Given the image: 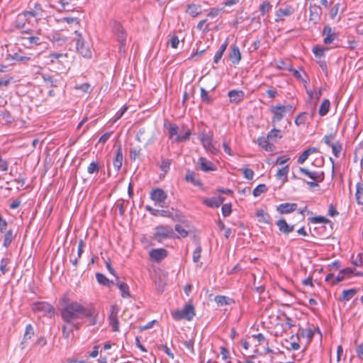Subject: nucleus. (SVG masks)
Listing matches in <instances>:
<instances>
[{
  "label": "nucleus",
  "instance_id": "obj_1",
  "mask_svg": "<svg viewBox=\"0 0 363 363\" xmlns=\"http://www.w3.org/2000/svg\"><path fill=\"white\" fill-rule=\"evenodd\" d=\"M67 297L62 298L65 306L61 310L62 320L67 323H72L81 316L87 318L90 325H95L98 323L99 311L92 305L84 307L77 301L67 302Z\"/></svg>",
  "mask_w": 363,
  "mask_h": 363
},
{
  "label": "nucleus",
  "instance_id": "obj_2",
  "mask_svg": "<svg viewBox=\"0 0 363 363\" xmlns=\"http://www.w3.org/2000/svg\"><path fill=\"white\" fill-rule=\"evenodd\" d=\"M194 315V308L191 304H187L183 308V309L177 310L172 313V317L177 320H180L182 319L191 320Z\"/></svg>",
  "mask_w": 363,
  "mask_h": 363
},
{
  "label": "nucleus",
  "instance_id": "obj_3",
  "mask_svg": "<svg viewBox=\"0 0 363 363\" xmlns=\"http://www.w3.org/2000/svg\"><path fill=\"white\" fill-rule=\"evenodd\" d=\"M155 134L152 130L141 128L136 135V139L140 143H144L145 147L155 140Z\"/></svg>",
  "mask_w": 363,
  "mask_h": 363
},
{
  "label": "nucleus",
  "instance_id": "obj_4",
  "mask_svg": "<svg viewBox=\"0 0 363 363\" xmlns=\"http://www.w3.org/2000/svg\"><path fill=\"white\" fill-rule=\"evenodd\" d=\"M199 138L203 147L206 150L214 155L218 152V149L212 143L213 135L211 133H206L205 132H201L199 134Z\"/></svg>",
  "mask_w": 363,
  "mask_h": 363
},
{
  "label": "nucleus",
  "instance_id": "obj_5",
  "mask_svg": "<svg viewBox=\"0 0 363 363\" xmlns=\"http://www.w3.org/2000/svg\"><path fill=\"white\" fill-rule=\"evenodd\" d=\"M155 238L161 242L162 240L174 236L173 229L168 225H159L155 228Z\"/></svg>",
  "mask_w": 363,
  "mask_h": 363
},
{
  "label": "nucleus",
  "instance_id": "obj_6",
  "mask_svg": "<svg viewBox=\"0 0 363 363\" xmlns=\"http://www.w3.org/2000/svg\"><path fill=\"white\" fill-rule=\"evenodd\" d=\"M75 33L77 35V50L78 52L82 55V57L86 58L91 57V50L90 49V46L88 43H85L82 38L81 33H78V31H75Z\"/></svg>",
  "mask_w": 363,
  "mask_h": 363
},
{
  "label": "nucleus",
  "instance_id": "obj_7",
  "mask_svg": "<svg viewBox=\"0 0 363 363\" xmlns=\"http://www.w3.org/2000/svg\"><path fill=\"white\" fill-rule=\"evenodd\" d=\"M22 13L26 17L27 22L30 23L31 17L36 18V21L41 18L43 16V9L40 4L35 2L33 4V7H30V10L23 11Z\"/></svg>",
  "mask_w": 363,
  "mask_h": 363
},
{
  "label": "nucleus",
  "instance_id": "obj_8",
  "mask_svg": "<svg viewBox=\"0 0 363 363\" xmlns=\"http://www.w3.org/2000/svg\"><path fill=\"white\" fill-rule=\"evenodd\" d=\"M118 311L119 309L117 305H112L111 306V311L108 316V320L113 331L115 332L119 330V322L118 319Z\"/></svg>",
  "mask_w": 363,
  "mask_h": 363
},
{
  "label": "nucleus",
  "instance_id": "obj_9",
  "mask_svg": "<svg viewBox=\"0 0 363 363\" xmlns=\"http://www.w3.org/2000/svg\"><path fill=\"white\" fill-rule=\"evenodd\" d=\"M113 30L116 35L118 42L120 43V51H125V41L126 38V34L125 33L123 27L120 24L116 23L113 27Z\"/></svg>",
  "mask_w": 363,
  "mask_h": 363
},
{
  "label": "nucleus",
  "instance_id": "obj_10",
  "mask_svg": "<svg viewBox=\"0 0 363 363\" xmlns=\"http://www.w3.org/2000/svg\"><path fill=\"white\" fill-rule=\"evenodd\" d=\"M167 198V193L162 189L157 188L150 192V199L156 203H160V206H162L161 203H164Z\"/></svg>",
  "mask_w": 363,
  "mask_h": 363
},
{
  "label": "nucleus",
  "instance_id": "obj_11",
  "mask_svg": "<svg viewBox=\"0 0 363 363\" xmlns=\"http://www.w3.org/2000/svg\"><path fill=\"white\" fill-rule=\"evenodd\" d=\"M33 310L36 312H42L43 314L52 315L54 313L53 307L45 302L36 303L33 306Z\"/></svg>",
  "mask_w": 363,
  "mask_h": 363
},
{
  "label": "nucleus",
  "instance_id": "obj_12",
  "mask_svg": "<svg viewBox=\"0 0 363 363\" xmlns=\"http://www.w3.org/2000/svg\"><path fill=\"white\" fill-rule=\"evenodd\" d=\"M271 111L273 113V117L272 119V123L274 125L276 123L279 122L282 120L286 113L284 107L281 105H278L275 106H272L271 108Z\"/></svg>",
  "mask_w": 363,
  "mask_h": 363
},
{
  "label": "nucleus",
  "instance_id": "obj_13",
  "mask_svg": "<svg viewBox=\"0 0 363 363\" xmlns=\"http://www.w3.org/2000/svg\"><path fill=\"white\" fill-rule=\"evenodd\" d=\"M299 172L313 181L322 182L324 179V173L323 172H311L305 167H300Z\"/></svg>",
  "mask_w": 363,
  "mask_h": 363
},
{
  "label": "nucleus",
  "instance_id": "obj_14",
  "mask_svg": "<svg viewBox=\"0 0 363 363\" xmlns=\"http://www.w3.org/2000/svg\"><path fill=\"white\" fill-rule=\"evenodd\" d=\"M297 208L296 203H283L277 206V211L280 214H288L295 211Z\"/></svg>",
  "mask_w": 363,
  "mask_h": 363
},
{
  "label": "nucleus",
  "instance_id": "obj_15",
  "mask_svg": "<svg viewBox=\"0 0 363 363\" xmlns=\"http://www.w3.org/2000/svg\"><path fill=\"white\" fill-rule=\"evenodd\" d=\"M149 255L151 259L160 262L167 256V251L162 248L153 249L150 252Z\"/></svg>",
  "mask_w": 363,
  "mask_h": 363
},
{
  "label": "nucleus",
  "instance_id": "obj_16",
  "mask_svg": "<svg viewBox=\"0 0 363 363\" xmlns=\"http://www.w3.org/2000/svg\"><path fill=\"white\" fill-rule=\"evenodd\" d=\"M199 169L203 172L214 171L216 169L215 164L205 157H200L198 160Z\"/></svg>",
  "mask_w": 363,
  "mask_h": 363
},
{
  "label": "nucleus",
  "instance_id": "obj_17",
  "mask_svg": "<svg viewBox=\"0 0 363 363\" xmlns=\"http://www.w3.org/2000/svg\"><path fill=\"white\" fill-rule=\"evenodd\" d=\"M281 233L287 235L294 230V225H289L284 218H281L276 222Z\"/></svg>",
  "mask_w": 363,
  "mask_h": 363
},
{
  "label": "nucleus",
  "instance_id": "obj_18",
  "mask_svg": "<svg viewBox=\"0 0 363 363\" xmlns=\"http://www.w3.org/2000/svg\"><path fill=\"white\" fill-rule=\"evenodd\" d=\"M294 12V9L291 6H286L284 8H279L276 11V21H279L283 17L289 16Z\"/></svg>",
  "mask_w": 363,
  "mask_h": 363
},
{
  "label": "nucleus",
  "instance_id": "obj_19",
  "mask_svg": "<svg viewBox=\"0 0 363 363\" xmlns=\"http://www.w3.org/2000/svg\"><path fill=\"white\" fill-rule=\"evenodd\" d=\"M228 96L231 103L238 104L244 99L245 93L242 91L231 90L228 92Z\"/></svg>",
  "mask_w": 363,
  "mask_h": 363
},
{
  "label": "nucleus",
  "instance_id": "obj_20",
  "mask_svg": "<svg viewBox=\"0 0 363 363\" xmlns=\"http://www.w3.org/2000/svg\"><path fill=\"white\" fill-rule=\"evenodd\" d=\"M229 57L232 63L234 65L238 64L240 62L241 60V53L240 52L239 48L237 45H233L231 47Z\"/></svg>",
  "mask_w": 363,
  "mask_h": 363
},
{
  "label": "nucleus",
  "instance_id": "obj_21",
  "mask_svg": "<svg viewBox=\"0 0 363 363\" xmlns=\"http://www.w3.org/2000/svg\"><path fill=\"white\" fill-rule=\"evenodd\" d=\"M320 10V8L318 6L314 5H310L309 6V21H313L314 23H316L320 18V12L319 11Z\"/></svg>",
  "mask_w": 363,
  "mask_h": 363
},
{
  "label": "nucleus",
  "instance_id": "obj_22",
  "mask_svg": "<svg viewBox=\"0 0 363 363\" xmlns=\"http://www.w3.org/2000/svg\"><path fill=\"white\" fill-rule=\"evenodd\" d=\"M186 12L191 17L195 18L201 13V6L199 4H188L186 6Z\"/></svg>",
  "mask_w": 363,
  "mask_h": 363
},
{
  "label": "nucleus",
  "instance_id": "obj_23",
  "mask_svg": "<svg viewBox=\"0 0 363 363\" xmlns=\"http://www.w3.org/2000/svg\"><path fill=\"white\" fill-rule=\"evenodd\" d=\"M323 35H326L325 38L323 39V42L325 44H330L335 40L336 35L334 33L332 32V28L329 26H325L323 30Z\"/></svg>",
  "mask_w": 363,
  "mask_h": 363
},
{
  "label": "nucleus",
  "instance_id": "obj_24",
  "mask_svg": "<svg viewBox=\"0 0 363 363\" xmlns=\"http://www.w3.org/2000/svg\"><path fill=\"white\" fill-rule=\"evenodd\" d=\"M34 329L32 325L28 324L26 327L25 333L23 335V340L21 342V349H24L25 345L27 342V340L31 339V337L34 335Z\"/></svg>",
  "mask_w": 363,
  "mask_h": 363
},
{
  "label": "nucleus",
  "instance_id": "obj_25",
  "mask_svg": "<svg viewBox=\"0 0 363 363\" xmlns=\"http://www.w3.org/2000/svg\"><path fill=\"white\" fill-rule=\"evenodd\" d=\"M116 285L121 292V296L123 298L129 297V287L127 284L119 280V277H116Z\"/></svg>",
  "mask_w": 363,
  "mask_h": 363
},
{
  "label": "nucleus",
  "instance_id": "obj_26",
  "mask_svg": "<svg viewBox=\"0 0 363 363\" xmlns=\"http://www.w3.org/2000/svg\"><path fill=\"white\" fill-rule=\"evenodd\" d=\"M113 164L116 171H119L123 164V154L121 148L118 149Z\"/></svg>",
  "mask_w": 363,
  "mask_h": 363
},
{
  "label": "nucleus",
  "instance_id": "obj_27",
  "mask_svg": "<svg viewBox=\"0 0 363 363\" xmlns=\"http://www.w3.org/2000/svg\"><path fill=\"white\" fill-rule=\"evenodd\" d=\"M269 140H270L268 139V136H267V138L260 137L257 139V143L262 148H263L266 151H272L273 145L269 143Z\"/></svg>",
  "mask_w": 363,
  "mask_h": 363
},
{
  "label": "nucleus",
  "instance_id": "obj_28",
  "mask_svg": "<svg viewBox=\"0 0 363 363\" xmlns=\"http://www.w3.org/2000/svg\"><path fill=\"white\" fill-rule=\"evenodd\" d=\"M317 152V148L315 147H310L306 150H304L301 155L298 157V163L299 164H303L309 157V155H311V154L313 153H315Z\"/></svg>",
  "mask_w": 363,
  "mask_h": 363
},
{
  "label": "nucleus",
  "instance_id": "obj_29",
  "mask_svg": "<svg viewBox=\"0 0 363 363\" xmlns=\"http://www.w3.org/2000/svg\"><path fill=\"white\" fill-rule=\"evenodd\" d=\"M358 292L357 289H350L344 290L342 293V297L340 298L341 301H350L357 293Z\"/></svg>",
  "mask_w": 363,
  "mask_h": 363
},
{
  "label": "nucleus",
  "instance_id": "obj_30",
  "mask_svg": "<svg viewBox=\"0 0 363 363\" xmlns=\"http://www.w3.org/2000/svg\"><path fill=\"white\" fill-rule=\"evenodd\" d=\"M355 197L357 203L363 205V183L357 184Z\"/></svg>",
  "mask_w": 363,
  "mask_h": 363
},
{
  "label": "nucleus",
  "instance_id": "obj_31",
  "mask_svg": "<svg viewBox=\"0 0 363 363\" xmlns=\"http://www.w3.org/2000/svg\"><path fill=\"white\" fill-rule=\"evenodd\" d=\"M256 216L258 218V221L263 223H269L270 216L264 210L259 209L256 211Z\"/></svg>",
  "mask_w": 363,
  "mask_h": 363
},
{
  "label": "nucleus",
  "instance_id": "obj_32",
  "mask_svg": "<svg viewBox=\"0 0 363 363\" xmlns=\"http://www.w3.org/2000/svg\"><path fill=\"white\" fill-rule=\"evenodd\" d=\"M330 106V101L328 99H324L322 101V103L320 106L319 110H318V113L320 114V116H325L329 111Z\"/></svg>",
  "mask_w": 363,
  "mask_h": 363
},
{
  "label": "nucleus",
  "instance_id": "obj_33",
  "mask_svg": "<svg viewBox=\"0 0 363 363\" xmlns=\"http://www.w3.org/2000/svg\"><path fill=\"white\" fill-rule=\"evenodd\" d=\"M218 306L230 305L233 302V299L225 296H216L214 298Z\"/></svg>",
  "mask_w": 363,
  "mask_h": 363
},
{
  "label": "nucleus",
  "instance_id": "obj_34",
  "mask_svg": "<svg viewBox=\"0 0 363 363\" xmlns=\"http://www.w3.org/2000/svg\"><path fill=\"white\" fill-rule=\"evenodd\" d=\"M49 57L50 58L52 63H55V60L60 63H62L63 60L67 58V55L64 53L52 52L50 54Z\"/></svg>",
  "mask_w": 363,
  "mask_h": 363
},
{
  "label": "nucleus",
  "instance_id": "obj_35",
  "mask_svg": "<svg viewBox=\"0 0 363 363\" xmlns=\"http://www.w3.org/2000/svg\"><path fill=\"white\" fill-rule=\"evenodd\" d=\"M26 22H27L26 17L23 13H21L17 16L16 20L15 21V27L19 29L23 28H25Z\"/></svg>",
  "mask_w": 363,
  "mask_h": 363
},
{
  "label": "nucleus",
  "instance_id": "obj_36",
  "mask_svg": "<svg viewBox=\"0 0 363 363\" xmlns=\"http://www.w3.org/2000/svg\"><path fill=\"white\" fill-rule=\"evenodd\" d=\"M45 82H48L52 87H57L60 84V81L57 79H54L52 76L48 74H43L42 76Z\"/></svg>",
  "mask_w": 363,
  "mask_h": 363
},
{
  "label": "nucleus",
  "instance_id": "obj_37",
  "mask_svg": "<svg viewBox=\"0 0 363 363\" xmlns=\"http://www.w3.org/2000/svg\"><path fill=\"white\" fill-rule=\"evenodd\" d=\"M201 99L202 102L207 104H211L213 98L208 94V92L203 87L201 88Z\"/></svg>",
  "mask_w": 363,
  "mask_h": 363
},
{
  "label": "nucleus",
  "instance_id": "obj_38",
  "mask_svg": "<svg viewBox=\"0 0 363 363\" xmlns=\"http://www.w3.org/2000/svg\"><path fill=\"white\" fill-rule=\"evenodd\" d=\"M185 179L186 182H191L196 186L200 185V182L198 179H196L195 174L192 171H190V170L187 171L186 176H185Z\"/></svg>",
  "mask_w": 363,
  "mask_h": 363
},
{
  "label": "nucleus",
  "instance_id": "obj_39",
  "mask_svg": "<svg viewBox=\"0 0 363 363\" xmlns=\"http://www.w3.org/2000/svg\"><path fill=\"white\" fill-rule=\"evenodd\" d=\"M268 139L272 141H275L277 138H281L282 135H281V131L275 128H274L271 131H269L267 134Z\"/></svg>",
  "mask_w": 363,
  "mask_h": 363
},
{
  "label": "nucleus",
  "instance_id": "obj_40",
  "mask_svg": "<svg viewBox=\"0 0 363 363\" xmlns=\"http://www.w3.org/2000/svg\"><path fill=\"white\" fill-rule=\"evenodd\" d=\"M340 7V3L337 2L332 6L328 12V15L331 19H335L338 14L339 10Z\"/></svg>",
  "mask_w": 363,
  "mask_h": 363
},
{
  "label": "nucleus",
  "instance_id": "obj_41",
  "mask_svg": "<svg viewBox=\"0 0 363 363\" xmlns=\"http://www.w3.org/2000/svg\"><path fill=\"white\" fill-rule=\"evenodd\" d=\"M203 203L210 208L219 207L216 197L207 198L203 199Z\"/></svg>",
  "mask_w": 363,
  "mask_h": 363
},
{
  "label": "nucleus",
  "instance_id": "obj_42",
  "mask_svg": "<svg viewBox=\"0 0 363 363\" xmlns=\"http://www.w3.org/2000/svg\"><path fill=\"white\" fill-rule=\"evenodd\" d=\"M13 238V231L11 230H8L4 235L3 245L8 247L11 245Z\"/></svg>",
  "mask_w": 363,
  "mask_h": 363
},
{
  "label": "nucleus",
  "instance_id": "obj_43",
  "mask_svg": "<svg viewBox=\"0 0 363 363\" xmlns=\"http://www.w3.org/2000/svg\"><path fill=\"white\" fill-rule=\"evenodd\" d=\"M352 262L356 267H362L363 266V255L362 253H358L356 256L352 255Z\"/></svg>",
  "mask_w": 363,
  "mask_h": 363
},
{
  "label": "nucleus",
  "instance_id": "obj_44",
  "mask_svg": "<svg viewBox=\"0 0 363 363\" xmlns=\"http://www.w3.org/2000/svg\"><path fill=\"white\" fill-rule=\"evenodd\" d=\"M307 119V113L306 112H302L298 114V116L295 119V124L297 126H300L304 125L306 123Z\"/></svg>",
  "mask_w": 363,
  "mask_h": 363
},
{
  "label": "nucleus",
  "instance_id": "obj_45",
  "mask_svg": "<svg viewBox=\"0 0 363 363\" xmlns=\"http://www.w3.org/2000/svg\"><path fill=\"white\" fill-rule=\"evenodd\" d=\"M185 347L189 351L191 354H195V350L194 348V338H189V340H185L183 342Z\"/></svg>",
  "mask_w": 363,
  "mask_h": 363
},
{
  "label": "nucleus",
  "instance_id": "obj_46",
  "mask_svg": "<svg viewBox=\"0 0 363 363\" xmlns=\"http://www.w3.org/2000/svg\"><path fill=\"white\" fill-rule=\"evenodd\" d=\"M267 191V186L264 184H261L254 189L252 194L254 196L257 197L259 196L261 194L266 192Z\"/></svg>",
  "mask_w": 363,
  "mask_h": 363
},
{
  "label": "nucleus",
  "instance_id": "obj_47",
  "mask_svg": "<svg viewBox=\"0 0 363 363\" xmlns=\"http://www.w3.org/2000/svg\"><path fill=\"white\" fill-rule=\"evenodd\" d=\"M99 164L98 162H91L87 167V172L90 174L98 172L99 171Z\"/></svg>",
  "mask_w": 363,
  "mask_h": 363
},
{
  "label": "nucleus",
  "instance_id": "obj_48",
  "mask_svg": "<svg viewBox=\"0 0 363 363\" xmlns=\"http://www.w3.org/2000/svg\"><path fill=\"white\" fill-rule=\"evenodd\" d=\"M288 172H289V167L288 166L283 167L279 169V170L277 171V177L279 179L284 178V181H286Z\"/></svg>",
  "mask_w": 363,
  "mask_h": 363
},
{
  "label": "nucleus",
  "instance_id": "obj_49",
  "mask_svg": "<svg viewBox=\"0 0 363 363\" xmlns=\"http://www.w3.org/2000/svg\"><path fill=\"white\" fill-rule=\"evenodd\" d=\"M333 153L336 157H340V154L342 151V145L339 142H336L331 145Z\"/></svg>",
  "mask_w": 363,
  "mask_h": 363
},
{
  "label": "nucleus",
  "instance_id": "obj_50",
  "mask_svg": "<svg viewBox=\"0 0 363 363\" xmlns=\"http://www.w3.org/2000/svg\"><path fill=\"white\" fill-rule=\"evenodd\" d=\"M172 163V160L170 159H162L160 164V169L164 172L167 173Z\"/></svg>",
  "mask_w": 363,
  "mask_h": 363
},
{
  "label": "nucleus",
  "instance_id": "obj_51",
  "mask_svg": "<svg viewBox=\"0 0 363 363\" xmlns=\"http://www.w3.org/2000/svg\"><path fill=\"white\" fill-rule=\"evenodd\" d=\"M328 50L327 48L315 46L313 48V52L315 57H321L323 56L325 51Z\"/></svg>",
  "mask_w": 363,
  "mask_h": 363
},
{
  "label": "nucleus",
  "instance_id": "obj_52",
  "mask_svg": "<svg viewBox=\"0 0 363 363\" xmlns=\"http://www.w3.org/2000/svg\"><path fill=\"white\" fill-rule=\"evenodd\" d=\"M96 278L97 281L102 285H107L109 284L110 281L101 273H96Z\"/></svg>",
  "mask_w": 363,
  "mask_h": 363
},
{
  "label": "nucleus",
  "instance_id": "obj_53",
  "mask_svg": "<svg viewBox=\"0 0 363 363\" xmlns=\"http://www.w3.org/2000/svg\"><path fill=\"white\" fill-rule=\"evenodd\" d=\"M169 137L172 138L174 135H178V126L174 124H169L167 127Z\"/></svg>",
  "mask_w": 363,
  "mask_h": 363
},
{
  "label": "nucleus",
  "instance_id": "obj_54",
  "mask_svg": "<svg viewBox=\"0 0 363 363\" xmlns=\"http://www.w3.org/2000/svg\"><path fill=\"white\" fill-rule=\"evenodd\" d=\"M62 337L65 339H68L71 335V333L73 332L74 328H71V327H68L67 325H63L62 327Z\"/></svg>",
  "mask_w": 363,
  "mask_h": 363
},
{
  "label": "nucleus",
  "instance_id": "obj_55",
  "mask_svg": "<svg viewBox=\"0 0 363 363\" xmlns=\"http://www.w3.org/2000/svg\"><path fill=\"white\" fill-rule=\"evenodd\" d=\"M271 4L268 1H264L259 6V11L262 16H264L266 13H267L270 8Z\"/></svg>",
  "mask_w": 363,
  "mask_h": 363
},
{
  "label": "nucleus",
  "instance_id": "obj_56",
  "mask_svg": "<svg viewBox=\"0 0 363 363\" xmlns=\"http://www.w3.org/2000/svg\"><path fill=\"white\" fill-rule=\"evenodd\" d=\"M311 222L313 223H330V220L323 216H315L311 218Z\"/></svg>",
  "mask_w": 363,
  "mask_h": 363
},
{
  "label": "nucleus",
  "instance_id": "obj_57",
  "mask_svg": "<svg viewBox=\"0 0 363 363\" xmlns=\"http://www.w3.org/2000/svg\"><path fill=\"white\" fill-rule=\"evenodd\" d=\"M201 247L199 245L193 253V261L198 262L201 258Z\"/></svg>",
  "mask_w": 363,
  "mask_h": 363
},
{
  "label": "nucleus",
  "instance_id": "obj_58",
  "mask_svg": "<svg viewBox=\"0 0 363 363\" xmlns=\"http://www.w3.org/2000/svg\"><path fill=\"white\" fill-rule=\"evenodd\" d=\"M61 21L63 22H66L69 24L74 23L76 25H78L79 23V20L77 17L66 16L62 18Z\"/></svg>",
  "mask_w": 363,
  "mask_h": 363
},
{
  "label": "nucleus",
  "instance_id": "obj_59",
  "mask_svg": "<svg viewBox=\"0 0 363 363\" xmlns=\"http://www.w3.org/2000/svg\"><path fill=\"white\" fill-rule=\"evenodd\" d=\"M222 10L223 9L211 8L208 13L207 16L210 18H216L219 15Z\"/></svg>",
  "mask_w": 363,
  "mask_h": 363
},
{
  "label": "nucleus",
  "instance_id": "obj_60",
  "mask_svg": "<svg viewBox=\"0 0 363 363\" xmlns=\"http://www.w3.org/2000/svg\"><path fill=\"white\" fill-rule=\"evenodd\" d=\"M190 134H191L190 130H188L183 135H177L176 137V138L174 139V141L177 143H181V142L186 141L189 139Z\"/></svg>",
  "mask_w": 363,
  "mask_h": 363
},
{
  "label": "nucleus",
  "instance_id": "obj_61",
  "mask_svg": "<svg viewBox=\"0 0 363 363\" xmlns=\"http://www.w3.org/2000/svg\"><path fill=\"white\" fill-rule=\"evenodd\" d=\"M242 172L245 178H246L247 179L251 180L253 179L255 174L252 169L250 168H245L243 169Z\"/></svg>",
  "mask_w": 363,
  "mask_h": 363
},
{
  "label": "nucleus",
  "instance_id": "obj_62",
  "mask_svg": "<svg viewBox=\"0 0 363 363\" xmlns=\"http://www.w3.org/2000/svg\"><path fill=\"white\" fill-rule=\"evenodd\" d=\"M175 230L182 237L185 238L188 235L187 230L180 225H176Z\"/></svg>",
  "mask_w": 363,
  "mask_h": 363
},
{
  "label": "nucleus",
  "instance_id": "obj_63",
  "mask_svg": "<svg viewBox=\"0 0 363 363\" xmlns=\"http://www.w3.org/2000/svg\"><path fill=\"white\" fill-rule=\"evenodd\" d=\"M140 149L133 148L130 151V157L133 160H135L140 155Z\"/></svg>",
  "mask_w": 363,
  "mask_h": 363
},
{
  "label": "nucleus",
  "instance_id": "obj_64",
  "mask_svg": "<svg viewBox=\"0 0 363 363\" xmlns=\"http://www.w3.org/2000/svg\"><path fill=\"white\" fill-rule=\"evenodd\" d=\"M59 4L61 5L62 9L65 11H72L73 9L71 8L70 4L67 0H60Z\"/></svg>",
  "mask_w": 363,
  "mask_h": 363
}]
</instances>
